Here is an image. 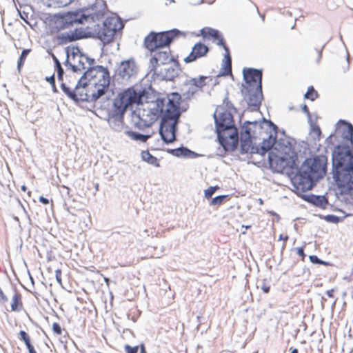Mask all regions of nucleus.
I'll list each match as a JSON object with an SVG mask.
<instances>
[{
    "label": "nucleus",
    "instance_id": "obj_52",
    "mask_svg": "<svg viewBox=\"0 0 353 353\" xmlns=\"http://www.w3.org/2000/svg\"><path fill=\"white\" fill-rule=\"evenodd\" d=\"M246 133H247V134H248V137L250 138V132H249L248 130H246Z\"/></svg>",
    "mask_w": 353,
    "mask_h": 353
},
{
    "label": "nucleus",
    "instance_id": "obj_17",
    "mask_svg": "<svg viewBox=\"0 0 353 353\" xmlns=\"http://www.w3.org/2000/svg\"><path fill=\"white\" fill-rule=\"evenodd\" d=\"M210 77L199 76V77L192 78L189 80L188 85L192 90V93L202 91L203 88L211 81Z\"/></svg>",
    "mask_w": 353,
    "mask_h": 353
},
{
    "label": "nucleus",
    "instance_id": "obj_3",
    "mask_svg": "<svg viewBox=\"0 0 353 353\" xmlns=\"http://www.w3.org/2000/svg\"><path fill=\"white\" fill-rule=\"evenodd\" d=\"M334 177L341 194L353 199V154L346 148L338 146L333 153Z\"/></svg>",
    "mask_w": 353,
    "mask_h": 353
},
{
    "label": "nucleus",
    "instance_id": "obj_21",
    "mask_svg": "<svg viewBox=\"0 0 353 353\" xmlns=\"http://www.w3.org/2000/svg\"><path fill=\"white\" fill-rule=\"evenodd\" d=\"M19 339L24 342L28 350V353H37L33 344L32 343L30 335L26 332L21 330L19 333Z\"/></svg>",
    "mask_w": 353,
    "mask_h": 353
},
{
    "label": "nucleus",
    "instance_id": "obj_18",
    "mask_svg": "<svg viewBox=\"0 0 353 353\" xmlns=\"http://www.w3.org/2000/svg\"><path fill=\"white\" fill-rule=\"evenodd\" d=\"M83 37V32L81 30L76 29L74 32L61 34L57 36V39L61 44L80 39Z\"/></svg>",
    "mask_w": 353,
    "mask_h": 353
},
{
    "label": "nucleus",
    "instance_id": "obj_51",
    "mask_svg": "<svg viewBox=\"0 0 353 353\" xmlns=\"http://www.w3.org/2000/svg\"><path fill=\"white\" fill-rule=\"evenodd\" d=\"M21 189L22 191L26 192L27 190V187L25 185H23L21 187Z\"/></svg>",
    "mask_w": 353,
    "mask_h": 353
},
{
    "label": "nucleus",
    "instance_id": "obj_37",
    "mask_svg": "<svg viewBox=\"0 0 353 353\" xmlns=\"http://www.w3.org/2000/svg\"><path fill=\"white\" fill-rule=\"evenodd\" d=\"M225 196H218L215 198H214L212 200V204L213 205H219L221 204L223 199H225Z\"/></svg>",
    "mask_w": 353,
    "mask_h": 353
},
{
    "label": "nucleus",
    "instance_id": "obj_47",
    "mask_svg": "<svg viewBox=\"0 0 353 353\" xmlns=\"http://www.w3.org/2000/svg\"><path fill=\"white\" fill-rule=\"evenodd\" d=\"M279 240H283L285 242H286L288 240V236H283V234H280Z\"/></svg>",
    "mask_w": 353,
    "mask_h": 353
},
{
    "label": "nucleus",
    "instance_id": "obj_16",
    "mask_svg": "<svg viewBox=\"0 0 353 353\" xmlns=\"http://www.w3.org/2000/svg\"><path fill=\"white\" fill-rule=\"evenodd\" d=\"M262 89H245V100L250 107L259 108L262 99Z\"/></svg>",
    "mask_w": 353,
    "mask_h": 353
},
{
    "label": "nucleus",
    "instance_id": "obj_1",
    "mask_svg": "<svg viewBox=\"0 0 353 353\" xmlns=\"http://www.w3.org/2000/svg\"><path fill=\"white\" fill-rule=\"evenodd\" d=\"M181 97L172 92L163 97H158L152 102L151 107L143 109L139 117L145 125L149 126L161 118L159 132L163 141L172 143L176 139V125L181 115Z\"/></svg>",
    "mask_w": 353,
    "mask_h": 353
},
{
    "label": "nucleus",
    "instance_id": "obj_53",
    "mask_svg": "<svg viewBox=\"0 0 353 353\" xmlns=\"http://www.w3.org/2000/svg\"><path fill=\"white\" fill-rule=\"evenodd\" d=\"M250 227H251L250 225H248V226H245V228L248 229V228H250Z\"/></svg>",
    "mask_w": 353,
    "mask_h": 353
},
{
    "label": "nucleus",
    "instance_id": "obj_30",
    "mask_svg": "<svg viewBox=\"0 0 353 353\" xmlns=\"http://www.w3.org/2000/svg\"><path fill=\"white\" fill-rule=\"evenodd\" d=\"M318 97V92L314 90L313 86L309 87L305 94V97L311 101H314Z\"/></svg>",
    "mask_w": 353,
    "mask_h": 353
},
{
    "label": "nucleus",
    "instance_id": "obj_10",
    "mask_svg": "<svg viewBox=\"0 0 353 353\" xmlns=\"http://www.w3.org/2000/svg\"><path fill=\"white\" fill-rule=\"evenodd\" d=\"M201 34L203 38H212L217 41L216 44L222 46L225 50L223 59V75H228L232 74V59L230 54V50L225 45L223 37L220 34L219 32L212 28H204L201 30Z\"/></svg>",
    "mask_w": 353,
    "mask_h": 353
},
{
    "label": "nucleus",
    "instance_id": "obj_13",
    "mask_svg": "<svg viewBox=\"0 0 353 353\" xmlns=\"http://www.w3.org/2000/svg\"><path fill=\"white\" fill-rule=\"evenodd\" d=\"M210 52L209 47L201 41L194 44L190 54L183 59L186 63L194 62L198 59L207 57Z\"/></svg>",
    "mask_w": 353,
    "mask_h": 353
},
{
    "label": "nucleus",
    "instance_id": "obj_4",
    "mask_svg": "<svg viewBox=\"0 0 353 353\" xmlns=\"http://www.w3.org/2000/svg\"><path fill=\"white\" fill-rule=\"evenodd\" d=\"M216 122L221 145L226 151L234 150L238 145L239 137L232 117L229 113H223L219 119H216Z\"/></svg>",
    "mask_w": 353,
    "mask_h": 353
},
{
    "label": "nucleus",
    "instance_id": "obj_9",
    "mask_svg": "<svg viewBox=\"0 0 353 353\" xmlns=\"http://www.w3.org/2000/svg\"><path fill=\"white\" fill-rule=\"evenodd\" d=\"M97 26L94 31L99 39L105 43L112 41L117 32L123 28L120 20L114 17L106 18L101 26Z\"/></svg>",
    "mask_w": 353,
    "mask_h": 353
},
{
    "label": "nucleus",
    "instance_id": "obj_45",
    "mask_svg": "<svg viewBox=\"0 0 353 353\" xmlns=\"http://www.w3.org/2000/svg\"><path fill=\"white\" fill-rule=\"evenodd\" d=\"M39 200L41 203H42L44 205H48L50 203L49 200L48 199H46L42 196L39 197Z\"/></svg>",
    "mask_w": 353,
    "mask_h": 353
},
{
    "label": "nucleus",
    "instance_id": "obj_2",
    "mask_svg": "<svg viewBox=\"0 0 353 353\" xmlns=\"http://www.w3.org/2000/svg\"><path fill=\"white\" fill-rule=\"evenodd\" d=\"M110 81L108 69L97 65L89 68L79 80L78 84L67 86L64 83L62 90L74 101H97L108 90Z\"/></svg>",
    "mask_w": 353,
    "mask_h": 353
},
{
    "label": "nucleus",
    "instance_id": "obj_46",
    "mask_svg": "<svg viewBox=\"0 0 353 353\" xmlns=\"http://www.w3.org/2000/svg\"><path fill=\"white\" fill-rule=\"evenodd\" d=\"M334 289H331V290H329L326 292V294L330 297V298H333L334 297Z\"/></svg>",
    "mask_w": 353,
    "mask_h": 353
},
{
    "label": "nucleus",
    "instance_id": "obj_23",
    "mask_svg": "<svg viewBox=\"0 0 353 353\" xmlns=\"http://www.w3.org/2000/svg\"><path fill=\"white\" fill-rule=\"evenodd\" d=\"M288 152H285V154L281 157H279V160L281 161V163L283 164L281 166V168H284L287 165V161H288L290 159H292L295 155V153L294 151L291 150L290 148H288Z\"/></svg>",
    "mask_w": 353,
    "mask_h": 353
},
{
    "label": "nucleus",
    "instance_id": "obj_15",
    "mask_svg": "<svg viewBox=\"0 0 353 353\" xmlns=\"http://www.w3.org/2000/svg\"><path fill=\"white\" fill-rule=\"evenodd\" d=\"M117 72L122 79H129L137 73L134 62L130 61L121 62L117 68Z\"/></svg>",
    "mask_w": 353,
    "mask_h": 353
},
{
    "label": "nucleus",
    "instance_id": "obj_49",
    "mask_svg": "<svg viewBox=\"0 0 353 353\" xmlns=\"http://www.w3.org/2000/svg\"><path fill=\"white\" fill-rule=\"evenodd\" d=\"M141 353H146L144 345H141Z\"/></svg>",
    "mask_w": 353,
    "mask_h": 353
},
{
    "label": "nucleus",
    "instance_id": "obj_12",
    "mask_svg": "<svg viewBox=\"0 0 353 353\" xmlns=\"http://www.w3.org/2000/svg\"><path fill=\"white\" fill-rule=\"evenodd\" d=\"M245 89H262V72L254 68H244Z\"/></svg>",
    "mask_w": 353,
    "mask_h": 353
},
{
    "label": "nucleus",
    "instance_id": "obj_33",
    "mask_svg": "<svg viewBox=\"0 0 353 353\" xmlns=\"http://www.w3.org/2000/svg\"><path fill=\"white\" fill-rule=\"evenodd\" d=\"M309 259L312 263L325 265H326L327 264V263L319 259L317 257V256H316V255H310L309 256Z\"/></svg>",
    "mask_w": 353,
    "mask_h": 353
},
{
    "label": "nucleus",
    "instance_id": "obj_29",
    "mask_svg": "<svg viewBox=\"0 0 353 353\" xmlns=\"http://www.w3.org/2000/svg\"><path fill=\"white\" fill-rule=\"evenodd\" d=\"M53 59L54 61V67L55 70L57 73V77L59 81H63V69L62 68L61 63L57 59L56 57H53Z\"/></svg>",
    "mask_w": 353,
    "mask_h": 353
},
{
    "label": "nucleus",
    "instance_id": "obj_24",
    "mask_svg": "<svg viewBox=\"0 0 353 353\" xmlns=\"http://www.w3.org/2000/svg\"><path fill=\"white\" fill-rule=\"evenodd\" d=\"M342 128L343 129V135L346 139H352L353 137V126L352 124L343 121Z\"/></svg>",
    "mask_w": 353,
    "mask_h": 353
},
{
    "label": "nucleus",
    "instance_id": "obj_31",
    "mask_svg": "<svg viewBox=\"0 0 353 353\" xmlns=\"http://www.w3.org/2000/svg\"><path fill=\"white\" fill-rule=\"evenodd\" d=\"M52 329L53 333L57 336H60L63 333V329H62L61 325L57 322H54L52 323Z\"/></svg>",
    "mask_w": 353,
    "mask_h": 353
},
{
    "label": "nucleus",
    "instance_id": "obj_42",
    "mask_svg": "<svg viewBox=\"0 0 353 353\" xmlns=\"http://www.w3.org/2000/svg\"><path fill=\"white\" fill-rule=\"evenodd\" d=\"M261 290L264 293H268L270 290V286L268 285L266 283H263L261 286Z\"/></svg>",
    "mask_w": 353,
    "mask_h": 353
},
{
    "label": "nucleus",
    "instance_id": "obj_19",
    "mask_svg": "<svg viewBox=\"0 0 353 353\" xmlns=\"http://www.w3.org/2000/svg\"><path fill=\"white\" fill-rule=\"evenodd\" d=\"M23 308L22 295L18 290H15L11 299L10 311L19 312L22 311Z\"/></svg>",
    "mask_w": 353,
    "mask_h": 353
},
{
    "label": "nucleus",
    "instance_id": "obj_14",
    "mask_svg": "<svg viewBox=\"0 0 353 353\" xmlns=\"http://www.w3.org/2000/svg\"><path fill=\"white\" fill-rule=\"evenodd\" d=\"M171 60L169 51L159 50L155 52L150 60L151 71L156 72L160 65L168 63Z\"/></svg>",
    "mask_w": 353,
    "mask_h": 353
},
{
    "label": "nucleus",
    "instance_id": "obj_40",
    "mask_svg": "<svg viewBox=\"0 0 353 353\" xmlns=\"http://www.w3.org/2000/svg\"><path fill=\"white\" fill-rule=\"evenodd\" d=\"M70 78L72 79V80H70H70L68 81V83H67V82H63V81H62V83H61V85H62L63 84L65 83V85H66L67 86H69V85L72 86V85H73V83H74V81H75V83H75L76 85H77V84H78V81H79V80H77V78H76L75 77H70Z\"/></svg>",
    "mask_w": 353,
    "mask_h": 353
},
{
    "label": "nucleus",
    "instance_id": "obj_7",
    "mask_svg": "<svg viewBox=\"0 0 353 353\" xmlns=\"http://www.w3.org/2000/svg\"><path fill=\"white\" fill-rule=\"evenodd\" d=\"M142 95L134 88H127L119 92L113 101L114 112L117 114H123L126 110L134 104H139Z\"/></svg>",
    "mask_w": 353,
    "mask_h": 353
},
{
    "label": "nucleus",
    "instance_id": "obj_26",
    "mask_svg": "<svg viewBox=\"0 0 353 353\" xmlns=\"http://www.w3.org/2000/svg\"><path fill=\"white\" fill-rule=\"evenodd\" d=\"M241 150L245 153H253L254 147L252 146L250 139L242 140L241 143Z\"/></svg>",
    "mask_w": 353,
    "mask_h": 353
},
{
    "label": "nucleus",
    "instance_id": "obj_22",
    "mask_svg": "<svg viewBox=\"0 0 353 353\" xmlns=\"http://www.w3.org/2000/svg\"><path fill=\"white\" fill-rule=\"evenodd\" d=\"M141 155L143 161L155 167H159L157 158L152 155L148 150L142 151Z\"/></svg>",
    "mask_w": 353,
    "mask_h": 353
},
{
    "label": "nucleus",
    "instance_id": "obj_38",
    "mask_svg": "<svg viewBox=\"0 0 353 353\" xmlns=\"http://www.w3.org/2000/svg\"><path fill=\"white\" fill-rule=\"evenodd\" d=\"M61 274H62V272H61V269L56 270V271H55L56 279H57V281L58 282V283L60 285H62Z\"/></svg>",
    "mask_w": 353,
    "mask_h": 353
},
{
    "label": "nucleus",
    "instance_id": "obj_43",
    "mask_svg": "<svg viewBox=\"0 0 353 353\" xmlns=\"http://www.w3.org/2000/svg\"><path fill=\"white\" fill-rule=\"evenodd\" d=\"M46 81H48L52 85L54 86L55 85V79L54 75L52 74L50 77H46Z\"/></svg>",
    "mask_w": 353,
    "mask_h": 353
},
{
    "label": "nucleus",
    "instance_id": "obj_44",
    "mask_svg": "<svg viewBox=\"0 0 353 353\" xmlns=\"http://www.w3.org/2000/svg\"><path fill=\"white\" fill-rule=\"evenodd\" d=\"M302 110L307 115L309 118L311 117L310 110L306 105H304L302 108Z\"/></svg>",
    "mask_w": 353,
    "mask_h": 353
},
{
    "label": "nucleus",
    "instance_id": "obj_27",
    "mask_svg": "<svg viewBox=\"0 0 353 353\" xmlns=\"http://www.w3.org/2000/svg\"><path fill=\"white\" fill-rule=\"evenodd\" d=\"M30 52L31 49H25L22 51L17 62V68L19 71H20L21 68L23 66L26 59Z\"/></svg>",
    "mask_w": 353,
    "mask_h": 353
},
{
    "label": "nucleus",
    "instance_id": "obj_41",
    "mask_svg": "<svg viewBox=\"0 0 353 353\" xmlns=\"http://www.w3.org/2000/svg\"><path fill=\"white\" fill-rule=\"evenodd\" d=\"M272 146V144L270 143V141H268L266 143V141H264L263 143L262 148L264 150H269Z\"/></svg>",
    "mask_w": 353,
    "mask_h": 353
},
{
    "label": "nucleus",
    "instance_id": "obj_50",
    "mask_svg": "<svg viewBox=\"0 0 353 353\" xmlns=\"http://www.w3.org/2000/svg\"><path fill=\"white\" fill-rule=\"evenodd\" d=\"M291 352L290 353H299L298 350L296 348H290Z\"/></svg>",
    "mask_w": 353,
    "mask_h": 353
},
{
    "label": "nucleus",
    "instance_id": "obj_39",
    "mask_svg": "<svg viewBox=\"0 0 353 353\" xmlns=\"http://www.w3.org/2000/svg\"><path fill=\"white\" fill-rule=\"evenodd\" d=\"M325 219L330 222L336 223L339 221V218L334 215H327L325 216Z\"/></svg>",
    "mask_w": 353,
    "mask_h": 353
},
{
    "label": "nucleus",
    "instance_id": "obj_32",
    "mask_svg": "<svg viewBox=\"0 0 353 353\" xmlns=\"http://www.w3.org/2000/svg\"><path fill=\"white\" fill-rule=\"evenodd\" d=\"M219 188L218 186H210L205 190V196L208 199L211 198L216 190Z\"/></svg>",
    "mask_w": 353,
    "mask_h": 353
},
{
    "label": "nucleus",
    "instance_id": "obj_6",
    "mask_svg": "<svg viewBox=\"0 0 353 353\" xmlns=\"http://www.w3.org/2000/svg\"><path fill=\"white\" fill-rule=\"evenodd\" d=\"M93 20V17L85 14L82 11L68 12L63 15L56 16L51 21L50 28L51 34H58L59 31L68 28L74 24L84 23Z\"/></svg>",
    "mask_w": 353,
    "mask_h": 353
},
{
    "label": "nucleus",
    "instance_id": "obj_48",
    "mask_svg": "<svg viewBox=\"0 0 353 353\" xmlns=\"http://www.w3.org/2000/svg\"><path fill=\"white\" fill-rule=\"evenodd\" d=\"M277 161V159H274L271 157H270V164L272 167L274 166V163Z\"/></svg>",
    "mask_w": 353,
    "mask_h": 353
},
{
    "label": "nucleus",
    "instance_id": "obj_20",
    "mask_svg": "<svg viewBox=\"0 0 353 353\" xmlns=\"http://www.w3.org/2000/svg\"><path fill=\"white\" fill-rule=\"evenodd\" d=\"M170 152L177 157L194 159L198 157L196 152L183 147L171 150Z\"/></svg>",
    "mask_w": 353,
    "mask_h": 353
},
{
    "label": "nucleus",
    "instance_id": "obj_5",
    "mask_svg": "<svg viewBox=\"0 0 353 353\" xmlns=\"http://www.w3.org/2000/svg\"><path fill=\"white\" fill-rule=\"evenodd\" d=\"M181 32L177 29L160 32H150L144 39V47L150 52L169 47L170 43L179 38Z\"/></svg>",
    "mask_w": 353,
    "mask_h": 353
},
{
    "label": "nucleus",
    "instance_id": "obj_36",
    "mask_svg": "<svg viewBox=\"0 0 353 353\" xmlns=\"http://www.w3.org/2000/svg\"><path fill=\"white\" fill-rule=\"evenodd\" d=\"M297 254L301 256V261H304L305 258V254L304 252V246L296 248V249Z\"/></svg>",
    "mask_w": 353,
    "mask_h": 353
},
{
    "label": "nucleus",
    "instance_id": "obj_11",
    "mask_svg": "<svg viewBox=\"0 0 353 353\" xmlns=\"http://www.w3.org/2000/svg\"><path fill=\"white\" fill-rule=\"evenodd\" d=\"M316 181H317L301 168L292 179L294 188L299 194L311 190Z\"/></svg>",
    "mask_w": 353,
    "mask_h": 353
},
{
    "label": "nucleus",
    "instance_id": "obj_28",
    "mask_svg": "<svg viewBox=\"0 0 353 353\" xmlns=\"http://www.w3.org/2000/svg\"><path fill=\"white\" fill-rule=\"evenodd\" d=\"M128 134L133 140L141 141V142H146L150 137V135H143L134 132H129Z\"/></svg>",
    "mask_w": 353,
    "mask_h": 353
},
{
    "label": "nucleus",
    "instance_id": "obj_25",
    "mask_svg": "<svg viewBox=\"0 0 353 353\" xmlns=\"http://www.w3.org/2000/svg\"><path fill=\"white\" fill-rule=\"evenodd\" d=\"M48 7L55 6H66L71 0H41Z\"/></svg>",
    "mask_w": 353,
    "mask_h": 353
},
{
    "label": "nucleus",
    "instance_id": "obj_35",
    "mask_svg": "<svg viewBox=\"0 0 353 353\" xmlns=\"http://www.w3.org/2000/svg\"><path fill=\"white\" fill-rule=\"evenodd\" d=\"M312 132L315 134L316 139L319 141L321 137V130L319 126L314 125L312 127Z\"/></svg>",
    "mask_w": 353,
    "mask_h": 353
},
{
    "label": "nucleus",
    "instance_id": "obj_8",
    "mask_svg": "<svg viewBox=\"0 0 353 353\" xmlns=\"http://www.w3.org/2000/svg\"><path fill=\"white\" fill-rule=\"evenodd\" d=\"M327 164V158L326 156L317 155L313 158L307 159L302 165L301 169L318 181L325 175Z\"/></svg>",
    "mask_w": 353,
    "mask_h": 353
},
{
    "label": "nucleus",
    "instance_id": "obj_34",
    "mask_svg": "<svg viewBox=\"0 0 353 353\" xmlns=\"http://www.w3.org/2000/svg\"><path fill=\"white\" fill-rule=\"evenodd\" d=\"M124 349L126 353H137L139 350V346L131 347L129 345H125Z\"/></svg>",
    "mask_w": 353,
    "mask_h": 353
}]
</instances>
